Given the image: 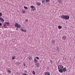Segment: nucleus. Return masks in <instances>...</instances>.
Masks as SVG:
<instances>
[{"label":"nucleus","mask_w":75,"mask_h":75,"mask_svg":"<svg viewBox=\"0 0 75 75\" xmlns=\"http://www.w3.org/2000/svg\"><path fill=\"white\" fill-rule=\"evenodd\" d=\"M58 28L59 29H61L62 28V26L60 25L58 26Z\"/></svg>","instance_id":"6ab92c4d"},{"label":"nucleus","mask_w":75,"mask_h":75,"mask_svg":"<svg viewBox=\"0 0 75 75\" xmlns=\"http://www.w3.org/2000/svg\"><path fill=\"white\" fill-rule=\"evenodd\" d=\"M32 57H31L30 56L28 57V59L29 60H30V61L32 60Z\"/></svg>","instance_id":"9b49d317"},{"label":"nucleus","mask_w":75,"mask_h":75,"mask_svg":"<svg viewBox=\"0 0 75 75\" xmlns=\"http://www.w3.org/2000/svg\"><path fill=\"white\" fill-rule=\"evenodd\" d=\"M30 8H32L31 9V10L32 11H34V10H35V8H34V6H30Z\"/></svg>","instance_id":"20e7f679"},{"label":"nucleus","mask_w":75,"mask_h":75,"mask_svg":"<svg viewBox=\"0 0 75 75\" xmlns=\"http://www.w3.org/2000/svg\"><path fill=\"white\" fill-rule=\"evenodd\" d=\"M0 16H2V13H0Z\"/></svg>","instance_id":"a878e982"},{"label":"nucleus","mask_w":75,"mask_h":75,"mask_svg":"<svg viewBox=\"0 0 75 75\" xmlns=\"http://www.w3.org/2000/svg\"><path fill=\"white\" fill-rule=\"evenodd\" d=\"M1 25H2V23H0V26H1Z\"/></svg>","instance_id":"cd10ccee"},{"label":"nucleus","mask_w":75,"mask_h":75,"mask_svg":"<svg viewBox=\"0 0 75 75\" xmlns=\"http://www.w3.org/2000/svg\"><path fill=\"white\" fill-rule=\"evenodd\" d=\"M45 0H43L42 1V3H43V4H44V3H45Z\"/></svg>","instance_id":"4be33fe9"},{"label":"nucleus","mask_w":75,"mask_h":75,"mask_svg":"<svg viewBox=\"0 0 75 75\" xmlns=\"http://www.w3.org/2000/svg\"><path fill=\"white\" fill-rule=\"evenodd\" d=\"M50 62L51 63H52V61L51 60H50Z\"/></svg>","instance_id":"c85d7f7f"},{"label":"nucleus","mask_w":75,"mask_h":75,"mask_svg":"<svg viewBox=\"0 0 75 75\" xmlns=\"http://www.w3.org/2000/svg\"><path fill=\"white\" fill-rule=\"evenodd\" d=\"M34 61L35 62H37V60L35 58H34Z\"/></svg>","instance_id":"5701e85b"},{"label":"nucleus","mask_w":75,"mask_h":75,"mask_svg":"<svg viewBox=\"0 0 75 75\" xmlns=\"http://www.w3.org/2000/svg\"><path fill=\"white\" fill-rule=\"evenodd\" d=\"M51 42L53 45H55V41L54 40H52L51 41Z\"/></svg>","instance_id":"1a4fd4ad"},{"label":"nucleus","mask_w":75,"mask_h":75,"mask_svg":"<svg viewBox=\"0 0 75 75\" xmlns=\"http://www.w3.org/2000/svg\"><path fill=\"white\" fill-rule=\"evenodd\" d=\"M0 20L3 22H4V19H3V18L1 17H0Z\"/></svg>","instance_id":"9d476101"},{"label":"nucleus","mask_w":75,"mask_h":75,"mask_svg":"<svg viewBox=\"0 0 75 75\" xmlns=\"http://www.w3.org/2000/svg\"><path fill=\"white\" fill-rule=\"evenodd\" d=\"M15 27H16L17 28H20L21 27V25L17 23L15 24Z\"/></svg>","instance_id":"7ed1b4c3"},{"label":"nucleus","mask_w":75,"mask_h":75,"mask_svg":"<svg viewBox=\"0 0 75 75\" xmlns=\"http://www.w3.org/2000/svg\"><path fill=\"white\" fill-rule=\"evenodd\" d=\"M62 72H65L66 71V69L65 68H64L63 69H62Z\"/></svg>","instance_id":"ddd939ff"},{"label":"nucleus","mask_w":75,"mask_h":75,"mask_svg":"<svg viewBox=\"0 0 75 75\" xmlns=\"http://www.w3.org/2000/svg\"><path fill=\"white\" fill-rule=\"evenodd\" d=\"M62 38L63 40H65L66 39V37L65 35H64L62 37Z\"/></svg>","instance_id":"dca6fc26"},{"label":"nucleus","mask_w":75,"mask_h":75,"mask_svg":"<svg viewBox=\"0 0 75 75\" xmlns=\"http://www.w3.org/2000/svg\"><path fill=\"white\" fill-rule=\"evenodd\" d=\"M24 8L26 10L28 9V7H27V6H24Z\"/></svg>","instance_id":"aec40b11"},{"label":"nucleus","mask_w":75,"mask_h":75,"mask_svg":"<svg viewBox=\"0 0 75 75\" xmlns=\"http://www.w3.org/2000/svg\"><path fill=\"white\" fill-rule=\"evenodd\" d=\"M64 68V67L62 65H59L58 66L59 72L60 73H62V69Z\"/></svg>","instance_id":"f03ea898"},{"label":"nucleus","mask_w":75,"mask_h":75,"mask_svg":"<svg viewBox=\"0 0 75 75\" xmlns=\"http://www.w3.org/2000/svg\"><path fill=\"white\" fill-rule=\"evenodd\" d=\"M36 66L37 67H39V66H40V63L38 62H37L36 63Z\"/></svg>","instance_id":"0eeeda50"},{"label":"nucleus","mask_w":75,"mask_h":75,"mask_svg":"<svg viewBox=\"0 0 75 75\" xmlns=\"http://www.w3.org/2000/svg\"><path fill=\"white\" fill-rule=\"evenodd\" d=\"M7 72H8V74H11V70H8L7 71Z\"/></svg>","instance_id":"f8f14e48"},{"label":"nucleus","mask_w":75,"mask_h":75,"mask_svg":"<svg viewBox=\"0 0 75 75\" xmlns=\"http://www.w3.org/2000/svg\"><path fill=\"white\" fill-rule=\"evenodd\" d=\"M56 50L58 52H59V48L58 47H57Z\"/></svg>","instance_id":"4468645a"},{"label":"nucleus","mask_w":75,"mask_h":75,"mask_svg":"<svg viewBox=\"0 0 75 75\" xmlns=\"http://www.w3.org/2000/svg\"><path fill=\"white\" fill-rule=\"evenodd\" d=\"M22 13H25V11H22Z\"/></svg>","instance_id":"c756f323"},{"label":"nucleus","mask_w":75,"mask_h":75,"mask_svg":"<svg viewBox=\"0 0 75 75\" xmlns=\"http://www.w3.org/2000/svg\"><path fill=\"white\" fill-rule=\"evenodd\" d=\"M24 67H25V64H24Z\"/></svg>","instance_id":"7c9ffc66"},{"label":"nucleus","mask_w":75,"mask_h":75,"mask_svg":"<svg viewBox=\"0 0 75 75\" xmlns=\"http://www.w3.org/2000/svg\"><path fill=\"white\" fill-rule=\"evenodd\" d=\"M17 73H18L17 72Z\"/></svg>","instance_id":"f704fd0d"},{"label":"nucleus","mask_w":75,"mask_h":75,"mask_svg":"<svg viewBox=\"0 0 75 75\" xmlns=\"http://www.w3.org/2000/svg\"><path fill=\"white\" fill-rule=\"evenodd\" d=\"M4 23L5 24H6L7 25H10V23H9L8 22H6Z\"/></svg>","instance_id":"a211bd4d"},{"label":"nucleus","mask_w":75,"mask_h":75,"mask_svg":"<svg viewBox=\"0 0 75 75\" xmlns=\"http://www.w3.org/2000/svg\"><path fill=\"white\" fill-rule=\"evenodd\" d=\"M4 27V28H5L6 27H5V26Z\"/></svg>","instance_id":"72a5a7b5"},{"label":"nucleus","mask_w":75,"mask_h":75,"mask_svg":"<svg viewBox=\"0 0 75 75\" xmlns=\"http://www.w3.org/2000/svg\"><path fill=\"white\" fill-rule=\"evenodd\" d=\"M61 18L63 19H64L65 20H68L69 18V16L68 15H62L61 16Z\"/></svg>","instance_id":"f257e3e1"},{"label":"nucleus","mask_w":75,"mask_h":75,"mask_svg":"<svg viewBox=\"0 0 75 75\" xmlns=\"http://www.w3.org/2000/svg\"><path fill=\"white\" fill-rule=\"evenodd\" d=\"M15 57L16 56H13L12 58V59H15Z\"/></svg>","instance_id":"b1692460"},{"label":"nucleus","mask_w":75,"mask_h":75,"mask_svg":"<svg viewBox=\"0 0 75 75\" xmlns=\"http://www.w3.org/2000/svg\"><path fill=\"white\" fill-rule=\"evenodd\" d=\"M6 24H4V26H6Z\"/></svg>","instance_id":"2f4dec72"},{"label":"nucleus","mask_w":75,"mask_h":75,"mask_svg":"<svg viewBox=\"0 0 75 75\" xmlns=\"http://www.w3.org/2000/svg\"><path fill=\"white\" fill-rule=\"evenodd\" d=\"M16 64L17 66H18V65L20 64V63L19 62H16Z\"/></svg>","instance_id":"2eb2a0df"},{"label":"nucleus","mask_w":75,"mask_h":75,"mask_svg":"<svg viewBox=\"0 0 75 75\" xmlns=\"http://www.w3.org/2000/svg\"><path fill=\"white\" fill-rule=\"evenodd\" d=\"M36 4L37 6H40L41 4L40 3L38 2Z\"/></svg>","instance_id":"f3484780"},{"label":"nucleus","mask_w":75,"mask_h":75,"mask_svg":"<svg viewBox=\"0 0 75 75\" xmlns=\"http://www.w3.org/2000/svg\"><path fill=\"white\" fill-rule=\"evenodd\" d=\"M36 58L38 59H39V57H36Z\"/></svg>","instance_id":"bb28decb"},{"label":"nucleus","mask_w":75,"mask_h":75,"mask_svg":"<svg viewBox=\"0 0 75 75\" xmlns=\"http://www.w3.org/2000/svg\"><path fill=\"white\" fill-rule=\"evenodd\" d=\"M28 21V20H25V21Z\"/></svg>","instance_id":"473e14b6"},{"label":"nucleus","mask_w":75,"mask_h":75,"mask_svg":"<svg viewBox=\"0 0 75 75\" xmlns=\"http://www.w3.org/2000/svg\"><path fill=\"white\" fill-rule=\"evenodd\" d=\"M20 30H21V31H23V32H24L25 33L26 31V30H25V29L23 30V28L21 29Z\"/></svg>","instance_id":"423d86ee"},{"label":"nucleus","mask_w":75,"mask_h":75,"mask_svg":"<svg viewBox=\"0 0 75 75\" xmlns=\"http://www.w3.org/2000/svg\"><path fill=\"white\" fill-rule=\"evenodd\" d=\"M32 74H33L34 75L35 74V71H32Z\"/></svg>","instance_id":"412c9836"},{"label":"nucleus","mask_w":75,"mask_h":75,"mask_svg":"<svg viewBox=\"0 0 75 75\" xmlns=\"http://www.w3.org/2000/svg\"><path fill=\"white\" fill-rule=\"evenodd\" d=\"M45 75H50V73L48 71L45 72Z\"/></svg>","instance_id":"39448f33"},{"label":"nucleus","mask_w":75,"mask_h":75,"mask_svg":"<svg viewBox=\"0 0 75 75\" xmlns=\"http://www.w3.org/2000/svg\"><path fill=\"white\" fill-rule=\"evenodd\" d=\"M57 2L59 3V4H62V1L61 0H58Z\"/></svg>","instance_id":"6e6552de"},{"label":"nucleus","mask_w":75,"mask_h":75,"mask_svg":"<svg viewBox=\"0 0 75 75\" xmlns=\"http://www.w3.org/2000/svg\"><path fill=\"white\" fill-rule=\"evenodd\" d=\"M50 1V0H46V2H49Z\"/></svg>","instance_id":"393cba45"}]
</instances>
